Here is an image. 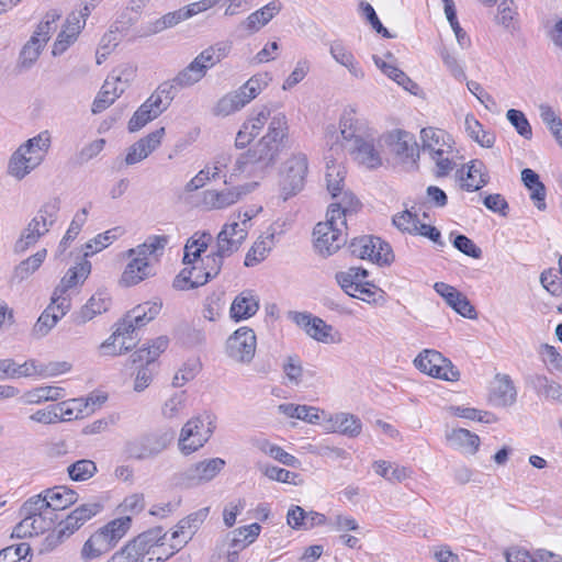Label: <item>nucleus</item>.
Instances as JSON below:
<instances>
[{"label": "nucleus", "instance_id": "6ab92c4d", "mask_svg": "<svg viewBox=\"0 0 562 562\" xmlns=\"http://www.w3.org/2000/svg\"><path fill=\"white\" fill-rule=\"evenodd\" d=\"M434 288L458 314L469 319L477 317V313L468 297L453 286L445 282H436Z\"/></svg>", "mask_w": 562, "mask_h": 562}, {"label": "nucleus", "instance_id": "ddd939ff", "mask_svg": "<svg viewBox=\"0 0 562 562\" xmlns=\"http://www.w3.org/2000/svg\"><path fill=\"white\" fill-rule=\"evenodd\" d=\"M205 420L201 416L189 419L182 427L179 437V450L184 456H189L200 448H202L211 438L215 425L209 420L205 425Z\"/></svg>", "mask_w": 562, "mask_h": 562}, {"label": "nucleus", "instance_id": "1a4fd4ad", "mask_svg": "<svg viewBox=\"0 0 562 562\" xmlns=\"http://www.w3.org/2000/svg\"><path fill=\"white\" fill-rule=\"evenodd\" d=\"M270 80L271 78L267 72L252 76L240 88L222 97L213 110L214 114L227 116L239 111L254 100L268 86Z\"/></svg>", "mask_w": 562, "mask_h": 562}, {"label": "nucleus", "instance_id": "680f3d73", "mask_svg": "<svg viewBox=\"0 0 562 562\" xmlns=\"http://www.w3.org/2000/svg\"><path fill=\"white\" fill-rule=\"evenodd\" d=\"M97 471V467L91 460H79L74 464L68 467V474L72 481H85L90 479L94 472Z\"/></svg>", "mask_w": 562, "mask_h": 562}, {"label": "nucleus", "instance_id": "c03bdc74", "mask_svg": "<svg viewBox=\"0 0 562 562\" xmlns=\"http://www.w3.org/2000/svg\"><path fill=\"white\" fill-rule=\"evenodd\" d=\"M261 530V526L258 522H254L248 526L239 527L232 531L231 548L243 550L258 538Z\"/></svg>", "mask_w": 562, "mask_h": 562}, {"label": "nucleus", "instance_id": "de8ad7c7", "mask_svg": "<svg viewBox=\"0 0 562 562\" xmlns=\"http://www.w3.org/2000/svg\"><path fill=\"white\" fill-rule=\"evenodd\" d=\"M273 238V235H269L256 240L245 257V266L254 267L263 261L272 249Z\"/></svg>", "mask_w": 562, "mask_h": 562}, {"label": "nucleus", "instance_id": "473e14b6", "mask_svg": "<svg viewBox=\"0 0 562 562\" xmlns=\"http://www.w3.org/2000/svg\"><path fill=\"white\" fill-rule=\"evenodd\" d=\"M447 136V133L440 128H423L420 131L423 151H427L430 155V157H435V155L448 154L451 146L446 140Z\"/></svg>", "mask_w": 562, "mask_h": 562}, {"label": "nucleus", "instance_id": "58836bf2", "mask_svg": "<svg viewBox=\"0 0 562 562\" xmlns=\"http://www.w3.org/2000/svg\"><path fill=\"white\" fill-rule=\"evenodd\" d=\"M521 180L524 184L531 191V200L539 211L547 209L546 204V187L540 181L539 175L532 169L525 168L521 171Z\"/></svg>", "mask_w": 562, "mask_h": 562}, {"label": "nucleus", "instance_id": "0eeeda50", "mask_svg": "<svg viewBox=\"0 0 562 562\" xmlns=\"http://www.w3.org/2000/svg\"><path fill=\"white\" fill-rule=\"evenodd\" d=\"M326 144L329 146L324 158L326 162V187L331 198L336 200L335 202H339L342 195L349 192L342 190L346 169L338 162L339 157L342 156V145L339 142V135L334 125L327 127Z\"/></svg>", "mask_w": 562, "mask_h": 562}, {"label": "nucleus", "instance_id": "f8f14e48", "mask_svg": "<svg viewBox=\"0 0 562 562\" xmlns=\"http://www.w3.org/2000/svg\"><path fill=\"white\" fill-rule=\"evenodd\" d=\"M414 364L420 372L436 379L451 382L460 379V372L453 363L435 349L420 351L415 358Z\"/></svg>", "mask_w": 562, "mask_h": 562}, {"label": "nucleus", "instance_id": "4be33fe9", "mask_svg": "<svg viewBox=\"0 0 562 562\" xmlns=\"http://www.w3.org/2000/svg\"><path fill=\"white\" fill-rule=\"evenodd\" d=\"M91 273V262L87 259L82 260L75 267L67 270L66 274L61 278L59 284L55 288L53 295L56 301L68 299L66 293L82 284Z\"/></svg>", "mask_w": 562, "mask_h": 562}, {"label": "nucleus", "instance_id": "c85d7f7f", "mask_svg": "<svg viewBox=\"0 0 562 562\" xmlns=\"http://www.w3.org/2000/svg\"><path fill=\"white\" fill-rule=\"evenodd\" d=\"M131 261L126 265L120 283L125 286L136 285L151 276V268L148 258L143 256H127Z\"/></svg>", "mask_w": 562, "mask_h": 562}, {"label": "nucleus", "instance_id": "ea45409f", "mask_svg": "<svg viewBox=\"0 0 562 562\" xmlns=\"http://www.w3.org/2000/svg\"><path fill=\"white\" fill-rule=\"evenodd\" d=\"M447 440L469 454H475L481 443L480 437L465 428L453 429Z\"/></svg>", "mask_w": 562, "mask_h": 562}, {"label": "nucleus", "instance_id": "49530a36", "mask_svg": "<svg viewBox=\"0 0 562 562\" xmlns=\"http://www.w3.org/2000/svg\"><path fill=\"white\" fill-rule=\"evenodd\" d=\"M52 145V136L48 131H43L36 136L29 138L20 146L25 149L30 155L37 156L41 158V162L44 161L46 154L48 153Z\"/></svg>", "mask_w": 562, "mask_h": 562}, {"label": "nucleus", "instance_id": "c9c22d12", "mask_svg": "<svg viewBox=\"0 0 562 562\" xmlns=\"http://www.w3.org/2000/svg\"><path fill=\"white\" fill-rule=\"evenodd\" d=\"M497 385L492 390L490 401L496 406H512L516 402V389L506 374L496 375Z\"/></svg>", "mask_w": 562, "mask_h": 562}, {"label": "nucleus", "instance_id": "a878e982", "mask_svg": "<svg viewBox=\"0 0 562 562\" xmlns=\"http://www.w3.org/2000/svg\"><path fill=\"white\" fill-rule=\"evenodd\" d=\"M70 308V300L63 299L56 301L52 296V302L47 308L41 314L35 326L34 331L41 336H45Z\"/></svg>", "mask_w": 562, "mask_h": 562}, {"label": "nucleus", "instance_id": "39448f33", "mask_svg": "<svg viewBox=\"0 0 562 562\" xmlns=\"http://www.w3.org/2000/svg\"><path fill=\"white\" fill-rule=\"evenodd\" d=\"M131 528V517L123 516L95 530L83 543L80 557L91 561L111 551Z\"/></svg>", "mask_w": 562, "mask_h": 562}, {"label": "nucleus", "instance_id": "2eb2a0df", "mask_svg": "<svg viewBox=\"0 0 562 562\" xmlns=\"http://www.w3.org/2000/svg\"><path fill=\"white\" fill-rule=\"evenodd\" d=\"M257 338L249 327L236 329L226 340V353L236 362L249 363L256 353Z\"/></svg>", "mask_w": 562, "mask_h": 562}, {"label": "nucleus", "instance_id": "9d476101", "mask_svg": "<svg viewBox=\"0 0 562 562\" xmlns=\"http://www.w3.org/2000/svg\"><path fill=\"white\" fill-rule=\"evenodd\" d=\"M161 303L145 302L131 310L125 317L116 324L113 334L101 344L100 349H106L120 342V336L134 334L136 329L142 328L153 321L161 310Z\"/></svg>", "mask_w": 562, "mask_h": 562}, {"label": "nucleus", "instance_id": "13d9d810", "mask_svg": "<svg viewBox=\"0 0 562 562\" xmlns=\"http://www.w3.org/2000/svg\"><path fill=\"white\" fill-rule=\"evenodd\" d=\"M484 165L480 160L471 161L468 168L467 178L470 180L464 184L468 191H476L487 183V179L483 173Z\"/></svg>", "mask_w": 562, "mask_h": 562}, {"label": "nucleus", "instance_id": "09e8293b", "mask_svg": "<svg viewBox=\"0 0 562 562\" xmlns=\"http://www.w3.org/2000/svg\"><path fill=\"white\" fill-rule=\"evenodd\" d=\"M98 398L88 397L83 398H75L70 403L72 407L68 405L67 402H63L57 406V412L60 416V420H70L72 418H78L80 414L83 413V408L87 409L90 405L94 406L97 404Z\"/></svg>", "mask_w": 562, "mask_h": 562}, {"label": "nucleus", "instance_id": "774afa93", "mask_svg": "<svg viewBox=\"0 0 562 562\" xmlns=\"http://www.w3.org/2000/svg\"><path fill=\"white\" fill-rule=\"evenodd\" d=\"M283 372L292 384L299 385L301 383L303 367L297 356L286 357V360L283 363Z\"/></svg>", "mask_w": 562, "mask_h": 562}, {"label": "nucleus", "instance_id": "423d86ee", "mask_svg": "<svg viewBox=\"0 0 562 562\" xmlns=\"http://www.w3.org/2000/svg\"><path fill=\"white\" fill-rule=\"evenodd\" d=\"M61 201L58 196L48 199L37 211L36 215L22 231L20 238L14 243L13 251L18 255L25 252L34 246L41 237L49 232L56 223Z\"/></svg>", "mask_w": 562, "mask_h": 562}, {"label": "nucleus", "instance_id": "864d4df0", "mask_svg": "<svg viewBox=\"0 0 562 562\" xmlns=\"http://www.w3.org/2000/svg\"><path fill=\"white\" fill-rule=\"evenodd\" d=\"M375 243L378 240L373 236L357 237L349 244V250L355 257L372 260V255L376 248Z\"/></svg>", "mask_w": 562, "mask_h": 562}, {"label": "nucleus", "instance_id": "b1692460", "mask_svg": "<svg viewBox=\"0 0 562 562\" xmlns=\"http://www.w3.org/2000/svg\"><path fill=\"white\" fill-rule=\"evenodd\" d=\"M282 9L279 0H272L262 8L250 13L239 24V29L248 34H255L266 26Z\"/></svg>", "mask_w": 562, "mask_h": 562}, {"label": "nucleus", "instance_id": "f704fd0d", "mask_svg": "<svg viewBox=\"0 0 562 562\" xmlns=\"http://www.w3.org/2000/svg\"><path fill=\"white\" fill-rule=\"evenodd\" d=\"M387 138L392 151L397 156L412 159L418 157V145L412 134L398 130L390 133Z\"/></svg>", "mask_w": 562, "mask_h": 562}, {"label": "nucleus", "instance_id": "cd10ccee", "mask_svg": "<svg viewBox=\"0 0 562 562\" xmlns=\"http://www.w3.org/2000/svg\"><path fill=\"white\" fill-rule=\"evenodd\" d=\"M41 164L40 157L30 155L19 146L9 159L8 173L16 180H22Z\"/></svg>", "mask_w": 562, "mask_h": 562}, {"label": "nucleus", "instance_id": "f257e3e1", "mask_svg": "<svg viewBox=\"0 0 562 562\" xmlns=\"http://www.w3.org/2000/svg\"><path fill=\"white\" fill-rule=\"evenodd\" d=\"M288 120L283 113L272 115L267 133L260 140L240 154L231 170L229 180L240 176L258 177L274 166L288 137ZM227 183V180H225Z\"/></svg>", "mask_w": 562, "mask_h": 562}, {"label": "nucleus", "instance_id": "79ce46f5", "mask_svg": "<svg viewBox=\"0 0 562 562\" xmlns=\"http://www.w3.org/2000/svg\"><path fill=\"white\" fill-rule=\"evenodd\" d=\"M205 66L194 58L184 69L173 78L179 89L191 87L205 77Z\"/></svg>", "mask_w": 562, "mask_h": 562}, {"label": "nucleus", "instance_id": "c756f323", "mask_svg": "<svg viewBox=\"0 0 562 562\" xmlns=\"http://www.w3.org/2000/svg\"><path fill=\"white\" fill-rule=\"evenodd\" d=\"M207 515L209 508L204 507L181 519L177 525V529L172 532L171 539H179L178 547L182 548L189 542V540L192 539L193 535L196 532L200 525L205 520Z\"/></svg>", "mask_w": 562, "mask_h": 562}, {"label": "nucleus", "instance_id": "4d7b16f0", "mask_svg": "<svg viewBox=\"0 0 562 562\" xmlns=\"http://www.w3.org/2000/svg\"><path fill=\"white\" fill-rule=\"evenodd\" d=\"M392 222L397 229L411 235H417V226L420 223L417 214L409 210L395 214Z\"/></svg>", "mask_w": 562, "mask_h": 562}, {"label": "nucleus", "instance_id": "37998d69", "mask_svg": "<svg viewBox=\"0 0 562 562\" xmlns=\"http://www.w3.org/2000/svg\"><path fill=\"white\" fill-rule=\"evenodd\" d=\"M47 256V250L45 248L40 249L34 255L21 261L13 270V280L19 282L27 279L32 276L44 262Z\"/></svg>", "mask_w": 562, "mask_h": 562}, {"label": "nucleus", "instance_id": "338daca9", "mask_svg": "<svg viewBox=\"0 0 562 562\" xmlns=\"http://www.w3.org/2000/svg\"><path fill=\"white\" fill-rule=\"evenodd\" d=\"M540 117L547 127L551 131L553 136L559 134L560 127H562V120L555 113L553 108L547 103L539 105Z\"/></svg>", "mask_w": 562, "mask_h": 562}, {"label": "nucleus", "instance_id": "69168bd1", "mask_svg": "<svg viewBox=\"0 0 562 562\" xmlns=\"http://www.w3.org/2000/svg\"><path fill=\"white\" fill-rule=\"evenodd\" d=\"M383 291L370 282H362L361 286H356L350 296L362 300L367 303H375L378 296L382 297Z\"/></svg>", "mask_w": 562, "mask_h": 562}, {"label": "nucleus", "instance_id": "5fc2aeb1", "mask_svg": "<svg viewBox=\"0 0 562 562\" xmlns=\"http://www.w3.org/2000/svg\"><path fill=\"white\" fill-rule=\"evenodd\" d=\"M271 110L263 105L257 112H255L241 126L246 128L252 136L259 135L263 126L271 121Z\"/></svg>", "mask_w": 562, "mask_h": 562}, {"label": "nucleus", "instance_id": "e433bc0d", "mask_svg": "<svg viewBox=\"0 0 562 562\" xmlns=\"http://www.w3.org/2000/svg\"><path fill=\"white\" fill-rule=\"evenodd\" d=\"M329 429L333 432H339L341 435L355 438L360 435L362 429L361 420L352 414L338 413L330 417Z\"/></svg>", "mask_w": 562, "mask_h": 562}, {"label": "nucleus", "instance_id": "e2e57ef3", "mask_svg": "<svg viewBox=\"0 0 562 562\" xmlns=\"http://www.w3.org/2000/svg\"><path fill=\"white\" fill-rule=\"evenodd\" d=\"M156 117L158 116L143 103L128 121L127 128L131 133H135Z\"/></svg>", "mask_w": 562, "mask_h": 562}, {"label": "nucleus", "instance_id": "393cba45", "mask_svg": "<svg viewBox=\"0 0 562 562\" xmlns=\"http://www.w3.org/2000/svg\"><path fill=\"white\" fill-rule=\"evenodd\" d=\"M292 319L302 327L313 339L321 342H329L333 327L327 325L322 318L312 316L308 313L295 312Z\"/></svg>", "mask_w": 562, "mask_h": 562}, {"label": "nucleus", "instance_id": "8fccbe9b", "mask_svg": "<svg viewBox=\"0 0 562 562\" xmlns=\"http://www.w3.org/2000/svg\"><path fill=\"white\" fill-rule=\"evenodd\" d=\"M168 244L167 236L154 235L149 236L142 245H138L136 248L128 249L125 255L126 256H143L148 258L149 255H156L157 251L164 250L166 245Z\"/></svg>", "mask_w": 562, "mask_h": 562}, {"label": "nucleus", "instance_id": "412c9836", "mask_svg": "<svg viewBox=\"0 0 562 562\" xmlns=\"http://www.w3.org/2000/svg\"><path fill=\"white\" fill-rule=\"evenodd\" d=\"M190 267L183 268L173 280V288L177 290H190L206 284L211 278L205 266L199 259H191Z\"/></svg>", "mask_w": 562, "mask_h": 562}, {"label": "nucleus", "instance_id": "a18cd8bd", "mask_svg": "<svg viewBox=\"0 0 562 562\" xmlns=\"http://www.w3.org/2000/svg\"><path fill=\"white\" fill-rule=\"evenodd\" d=\"M465 131L469 136L482 147H493L495 143V135L485 131L482 124L472 114H468L465 116Z\"/></svg>", "mask_w": 562, "mask_h": 562}, {"label": "nucleus", "instance_id": "4468645a", "mask_svg": "<svg viewBox=\"0 0 562 562\" xmlns=\"http://www.w3.org/2000/svg\"><path fill=\"white\" fill-rule=\"evenodd\" d=\"M132 76L133 69L127 67L112 71L92 103V113L98 114L108 109L124 92Z\"/></svg>", "mask_w": 562, "mask_h": 562}, {"label": "nucleus", "instance_id": "f3484780", "mask_svg": "<svg viewBox=\"0 0 562 562\" xmlns=\"http://www.w3.org/2000/svg\"><path fill=\"white\" fill-rule=\"evenodd\" d=\"M25 517L14 527L12 537L26 538L42 533L46 529L44 513L37 505L30 506V499L22 507Z\"/></svg>", "mask_w": 562, "mask_h": 562}, {"label": "nucleus", "instance_id": "603ef678", "mask_svg": "<svg viewBox=\"0 0 562 562\" xmlns=\"http://www.w3.org/2000/svg\"><path fill=\"white\" fill-rule=\"evenodd\" d=\"M44 45L37 36H32L20 53V66L25 69L31 68L37 60Z\"/></svg>", "mask_w": 562, "mask_h": 562}, {"label": "nucleus", "instance_id": "4c0bfd02", "mask_svg": "<svg viewBox=\"0 0 562 562\" xmlns=\"http://www.w3.org/2000/svg\"><path fill=\"white\" fill-rule=\"evenodd\" d=\"M72 495L74 494H35L30 498V506L32 504L37 505L44 515L48 509L54 512L63 510L75 502Z\"/></svg>", "mask_w": 562, "mask_h": 562}, {"label": "nucleus", "instance_id": "7c9ffc66", "mask_svg": "<svg viewBox=\"0 0 562 562\" xmlns=\"http://www.w3.org/2000/svg\"><path fill=\"white\" fill-rule=\"evenodd\" d=\"M329 54L336 63L345 67L349 74L356 79H363L364 71L356 59L351 50H349L340 41H334L329 44Z\"/></svg>", "mask_w": 562, "mask_h": 562}, {"label": "nucleus", "instance_id": "9b49d317", "mask_svg": "<svg viewBox=\"0 0 562 562\" xmlns=\"http://www.w3.org/2000/svg\"><path fill=\"white\" fill-rule=\"evenodd\" d=\"M307 171L308 160L303 153H294L283 162L280 191L284 201L303 189Z\"/></svg>", "mask_w": 562, "mask_h": 562}, {"label": "nucleus", "instance_id": "3c124183", "mask_svg": "<svg viewBox=\"0 0 562 562\" xmlns=\"http://www.w3.org/2000/svg\"><path fill=\"white\" fill-rule=\"evenodd\" d=\"M65 396V390L59 386H40L25 393V402L38 404L44 401H57Z\"/></svg>", "mask_w": 562, "mask_h": 562}, {"label": "nucleus", "instance_id": "bb28decb", "mask_svg": "<svg viewBox=\"0 0 562 562\" xmlns=\"http://www.w3.org/2000/svg\"><path fill=\"white\" fill-rule=\"evenodd\" d=\"M103 509L100 502H90L76 507L67 517L59 522L72 536L88 520L98 515Z\"/></svg>", "mask_w": 562, "mask_h": 562}, {"label": "nucleus", "instance_id": "bf43d9fd", "mask_svg": "<svg viewBox=\"0 0 562 562\" xmlns=\"http://www.w3.org/2000/svg\"><path fill=\"white\" fill-rule=\"evenodd\" d=\"M506 117L521 137L531 139L532 128L522 111L510 109L507 111Z\"/></svg>", "mask_w": 562, "mask_h": 562}, {"label": "nucleus", "instance_id": "a211bd4d", "mask_svg": "<svg viewBox=\"0 0 562 562\" xmlns=\"http://www.w3.org/2000/svg\"><path fill=\"white\" fill-rule=\"evenodd\" d=\"M165 133V127H159L134 143L127 149L125 164L132 166L146 159L161 144Z\"/></svg>", "mask_w": 562, "mask_h": 562}, {"label": "nucleus", "instance_id": "0e129e2a", "mask_svg": "<svg viewBox=\"0 0 562 562\" xmlns=\"http://www.w3.org/2000/svg\"><path fill=\"white\" fill-rule=\"evenodd\" d=\"M517 14L516 9L514 7L513 0H503L498 5V15L497 22L503 25L506 30L514 31L515 26V15Z\"/></svg>", "mask_w": 562, "mask_h": 562}, {"label": "nucleus", "instance_id": "dca6fc26", "mask_svg": "<svg viewBox=\"0 0 562 562\" xmlns=\"http://www.w3.org/2000/svg\"><path fill=\"white\" fill-rule=\"evenodd\" d=\"M251 186H240L224 190H205L202 193V204L207 210H222L237 203L250 192Z\"/></svg>", "mask_w": 562, "mask_h": 562}, {"label": "nucleus", "instance_id": "72a5a7b5", "mask_svg": "<svg viewBox=\"0 0 562 562\" xmlns=\"http://www.w3.org/2000/svg\"><path fill=\"white\" fill-rule=\"evenodd\" d=\"M258 308L257 297L250 291H244L233 301L229 314L235 322H239L254 316Z\"/></svg>", "mask_w": 562, "mask_h": 562}, {"label": "nucleus", "instance_id": "a19ab883", "mask_svg": "<svg viewBox=\"0 0 562 562\" xmlns=\"http://www.w3.org/2000/svg\"><path fill=\"white\" fill-rule=\"evenodd\" d=\"M212 238V235L207 232L195 233L189 238L184 246L183 263L189 266L191 259H199L201 254L207 249Z\"/></svg>", "mask_w": 562, "mask_h": 562}, {"label": "nucleus", "instance_id": "20e7f679", "mask_svg": "<svg viewBox=\"0 0 562 562\" xmlns=\"http://www.w3.org/2000/svg\"><path fill=\"white\" fill-rule=\"evenodd\" d=\"M339 142L342 150L347 149L356 161L373 169L382 165L380 153L374 146L373 138L364 135L355 112H345L339 122Z\"/></svg>", "mask_w": 562, "mask_h": 562}, {"label": "nucleus", "instance_id": "5701e85b", "mask_svg": "<svg viewBox=\"0 0 562 562\" xmlns=\"http://www.w3.org/2000/svg\"><path fill=\"white\" fill-rule=\"evenodd\" d=\"M237 224H225L216 238V250L220 257H229L236 252L247 237L245 228H237Z\"/></svg>", "mask_w": 562, "mask_h": 562}, {"label": "nucleus", "instance_id": "2f4dec72", "mask_svg": "<svg viewBox=\"0 0 562 562\" xmlns=\"http://www.w3.org/2000/svg\"><path fill=\"white\" fill-rule=\"evenodd\" d=\"M111 305V297L105 291H98L77 313L75 322L86 324L87 322L106 312Z\"/></svg>", "mask_w": 562, "mask_h": 562}, {"label": "nucleus", "instance_id": "6e6d98bb", "mask_svg": "<svg viewBox=\"0 0 562 562\" xmlns=\"http://www.w3.org/2000/svg\"><path fill=\"white\" fill-rule=\"evenodd\" d=\"M31 547L26 542L10 546L0 551V562H30Z\"/></svg>", "mask_w": 562, "mask_h": 562}, {"label": "nucleus", "instance_id": "f03ea898", "mask_svg": "<svg viewBox=\"0 0 562 562\" xmlns=\"http://www.w3.org/2000/svg\"><path fill=\"white\" fill-rule=\"evenodd\" d=\"M359 201L352 193L342 195L339 202H333L327 210V220L316 224L313 231L314 247L324 257L336 252L345 243L346 217L355 212Z\"/></svg>", "mask_w": 562, "mask_h": 562}, {"label": "nucleus", "instance_id": "aec40b11", "mask_svg": "<svg viewBox=\"0 0 562 562\" xmlns=\"http://www.w3.org/2000/svg\"><path fill=\"white\" fill-rule=\"evenodd\" d=\"M224 467L225 461L222 458H212L192 464L184 471L183 476L194 486L213 480Z\"/></svg>", "mask_w": 562, "mask_h": 562}, {"label": "nucleus", "instance_id": "7ed1b4c3", "mask_svg": "<svg viewBox=\"0 0 562 562\" xmlns=\"http://www.w3.org/2000/svg\"><path fill=\"white\" fill-rule=\"evenodd\" d=\"M166 536L161 527L150 528L130 540L106 562H165L181 549L171 544L169 554H158Z\"/></svg>", "mask_w": 562, "mask_h": 562}, {"label": "nucleus", "instance_id": "6e6552de", "mask_svg": "<svg viewBox=\"0 0 562 562\" xmlns=\"http://www.w3.org/2000/svg\"><path fill=\"white\" fill-rule=\"evenodd\" d=\"M176 431L171 428H160L145 432L125 445V452L136 460L154 459L165 451L175 440Z\"/></svg>", "mask_w": 562, "mask_h": 562}, {"label": "nucleus", "instance_id": "052dcab7", "mask_svg": "<svg viewBox=\"0 0 562 562\" xmlns=\"http://www.w3.org/2000/svg\"><path fill=\"white\" fill-rule=\"evenodd\" d=\"M61 14L57 10L48 11L41 23L37 25L36 31L32 36H37L41 43L46 44L49 40L50 33L55 30L56 22L60 19Z\"/></svg>", "mask_w": 562, "mask_h": 562}]
</instances>
